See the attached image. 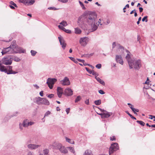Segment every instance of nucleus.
Instances as JSON below:
<instances>
[{
	"label": "nucleus",
	"instance_id": "1",
	"mask_svg": "<svg viewBox=\"0 0 155 155\" xmlns=\"http://www.w3.org/2000/svg\"><path fill=\"white\" fill-rule=\"evenodd\" d=\"M97 15L94 13H91L86 15H82L79 17L78 20V25L81 28H84L88 25L91 27L92 31H96L97 26L95 24Z\"/></svg>",
	"mask_w": 155,
	"mask_h": 155
},
{
	"label": "nucleus",
	"instance_id": "2",
	"mask_svg": "<svg viewBox=\"0 0 155 155\" xmlns=\"http://www.w3.org/2000/svg\"><path fill=\"white\" fill-rule=\"evenodd\" d=\"M131 67L129 66L130 69L134 68L135 69L139 70L141 66V61L140 59L135 60L134 59L132 60Z\"/></svg>",
	"mask_w": 155,
	"mask_h": 155
},
{
	"label": "nucleus",
	"instance_id": "3",
	"mask_svg": "<svg viewBox=\"0 0 155 155\" xmlns=\"http://www.w3.org/2000/svg\"><path fill=\"white\" fill-rule=\"evenodd\" d=\"M14 44L13 42L10 46L8 47L4 48L1 52L2 55L14 53Z\"/></svg>",
	"mask_w": 155,
	"mask_h": 155
},
{
	"label": "nucleus",
	"instance_id": "4",
	"mask_svg": "<svg viewBox=\"0 0 155 155\" xmlns=\"http://www.w3.org/2000/svg\"><path fill=\"white\" fill-rule=\"evenodd\" d=\"M14 44V53L19 54L25 53L26 51L25 49L22 48L18 46L15 44V41H13Z\"/></svg>",
	"mask_w": 155,
	"mask_h": 155
},
{
	"label": "nucleus",
	"instance_id": "5",
	"mask_svg": "<svg viewBox=\"0 0 155 155\" xmlns=\"http://www.w3.org/2000/svg\"><path fill=\"white\" fill-rule=\"evenodd\" d=\"M12 61V58L11 56H7L2 58L1 61L3 64L8 65H11Z\"/></svg>",
	"mask_w": 155,
	"mask_h": 155
},
{
	"label": "nucleus",
	"instance_id": "6",
	"mask_svg": "<svg viewBox=\"0 0 155 155\" xmlns=\"http://www.w3.org/2000/svg\"><path fill=\"white\" fill-rule=\"evenodd\" d=\"M125 51L127 53V54L126 56V59L127 61L129 66L131 67L132 63V60L134 59V58H131V56L132 55L131 54L129 51L127 50H126Z\"/></svg>",
	"mask_w": 155,
	"mask_h": 155
},
{
	"label": "nucleus",
	"instance_id": "7",
	"mask_svg": "<svg viewBox=\"0 0 155 155\" xmlns=\"http://www.w3.org/2000/svg\"><path fill=\"white\" fill-rule=\"evenodd\" d=\"M119 147L117 143H114L111 144L109 150V153L110 155L114 151L119 149Z\"/></svg>",
	"mask_w": 155,
	"mask_h": 155
},
{
	"label": "nucleus",
	"instance_id": "8",
	"mask_svg": "<svg viewBox=\"0 0 155 155\" xmlns=\"http://www.w3.org/2000/svg\"><path fill=\"white\" fill-rule=\"evenodd\" d=\"M57 81V79L55 78H49L47 79L46 84L48 85V86L50 89H52L53 87V85Z\"/></svg>",
	"mask_w": 155,
	"mask_h": 155
},
{
	"label": "nucleus",
	"instance_id": "9",
	"mask_svg": "<svg viewBox=\"0 0 155 155\" xmlns=\"http://www.w3.org/2000/svg\"><path fill=\"white\" fill-rule=\"evenodd\" d=\"M89 41L88 38L85 37L81 38L79 40V43L83 47L85 46Z\"/></svg>",
	"mask_w": 155,
	"mask_h": 155
},
{
	"label": "nucleus",
	"instance_id": "10",
	"mask_svg": "<svg viewBox=\"0 0 155 155\" xmlns=\"http://www.w3.org/2000/svg\"><path fill=\"white\" fill-rule=\"evenodd\" d=\"M35 2V0H19V2L23 3L27 5H32Z\"/></svg>",
	"mask_w": 155,
	"mask_h": 155
},
{
	"label": "nucleus",
	"instance_id": "11",
	"mask_svg": "<svg viewBox=\"0 0 155 155\" xmlns=\"http://www.w3.org/2000/svg\"><path fill=\"white\" fill-rule=\"evenodd\" d=\"M6 68V71L5 73L8 74H15L18 73V71H14L12 70V66H8Z\"/></svg>",
	"mask_w": 155,
	"mask_h": 155
},
{
	"label": "nucleus",
	"instance_id": "12",
	"mask_svg": "<svg viewBox=\"0 0 155 155\" xmlns=\"http://www.w3.org/2000/svg\"><path fill=\"white\" fill-rule=\"evenodd\" d=\"M60 83L63 85H69L70 84V82L67 77H65L63 80L60 81Z\"/></svg>",
	"mask_w": 155,
	"mask_h": 155
},
{
	"label": "nucleus",
	"instance_id": "13",
	"mask_svg": "<svg viewBox=\"0 0 155 155\" xmlns=\"http://www.w3.org/2000/svg\"><path fill=\"white\" fill-rule=\"evenodd\" d=\"M53 147V149H58L60 151L63 145L61 143H54L52 145Z\"/></svg>",
	"mask_w": 155,
	"mask_h": 155
},
{
	"label": "nucleus",
	"instance_id": "14",
	"mask_svg": "<svg viewBox=\"0 0 155 155\" xmlns=\"http://www.w3.org/2000/svg\"><path fill=\"white\" fill-rule=\"evenodd\" d=\"M116 61L121 65H123L124 63L122 56L120 55H116L115 57Z\"/></svg>",
	"mask_w": 155,
	"mask_h": 155
},
{
	"label": "nucleus",
	"instance_id": "15",
	"mask_svg": "<svg viewBox=\"0 0 155 155\" xmlns=\"http://www.w3.org/2000/svg\"><path fill=\"white\" fill-rule=\"evenodd\" d=\"M41 146L40 145L30 144L28 145L27 147L29 149L33 150H35Z\"/></svg>",
	"mask_w": 155,
	"mask_h": 155
},
{
	"label": "nucleus",
	"instance_id": "16",
	"mask_svg": "<svg viewBox=\"0 0 155 155\" xmlns=\"http://www.w3.org/2000/svg\"><path fill=\"white\" fill-rule=\"evenodd\" d=\"M64 94L68 96H71L73 95V91L70 88L66 89L64 91Z\"/></svg>",
	"mask_w": 155,
	"mask_h": 155
},
{
	"label": "nucleus",
	"instance_id": "17",
	"mask_svg": "<svg viewBox=\"0 0 155 155\" xmlns=\"http://www.w3.org/2000/svg\"><path fill=\"white\" fill-rule=\"evenodd\" d=\"M63 93L62 88L60 87H58L57 89V94L58 97L59 98L61 97Z\"/></svg>",
	"mask_w": 155,
	"mask_h": 155
},
{
	"label": "nucleus",
	"instance_id": "18",
	"mask_svg": "<svg viewBox=\"0 0 155 155\" xmlns=\"http://www.w3.org/2000/svg\"><path fill=\"white\" fill-rule=\"evenodd\" d=\"M50 104V103L46 99L42 98L41 101L40 103V105L44 104L46 105H48Z\"/></svg>",
	"mask_w": 155,
	"mask_h": 155
},
{
	"label": "nucleus",
	"instance_id": "19",
	"mask_svg": "<svg viewBox=\"0 0 155 155\" xmlns=\"http://www.w3.org/2000/svg\"><path fill=\"white\" fill-rule=\"evenodd\" d=\"M58 39L63 49H64L66 46V44L64 43V40L60 37H58Z\"/></svg>",
	"mask_w": 155,
	"mask_h": 155
},
{
	"label": "nucleus",
	"instance_id": "20",
	"mask_svg": "<svg viewBox=\"0 0 155 155\" xmlns=\"http://www.w3.org/2000/svg\"><path fill=\"white\" fill-rule=\"evenodd\" d=\"M112 114L111 112H108L107 111H105V112L103 113V118H107L111 116Z\"/></svg>",
	"mask_w": 155,
	"mask_h": 155
},
{
	"label": "nucleus",
	"instance_id": "21",
	"mask_svg": "<svg viewBox=\"0 0 155 155\" xmlns=\"http://www.w3.org/2000/svg\"><path fill=\"white\" fill-rule=\"evenodd\" d=\"M2 63L0 61V71L1 72H4L5 73L6 71V68L5 67L2 65Z\"/></svg>",
	"mask_w": 155,
	"mask_h": 155
},
{
	"label": "nucleus",
	"instance_id": "22",
	"mask_svg": "<svg viewBox=\"0 0 155 155\" xmlns=\"http://www.w3.org/2000/svg\"><path fill=\"white\" fill-rule=\"evenodd\" d=\"M61 153L66 154L68 153V150L67 148H65L64 146H63L60 151Z\"/></svg>",
	"mask_w": 155,
	"mask_h": 155
},
{
	"label": "nucleus",
	"instance_id": "23",
	"mask_svg": "<svg viewBox=\"0 0 155 155\" xmlns=\"http://www.w3.org/2000/svg\"><path fill=\"white\" fill-rule=\"evenodd\" d=\"M96 79L100 84L103 86H104L105 85V83L104 81L101 79L99 77H96Z\"/></svg>",
	"mask_w": 155,
	"mask_h": 155
},
{
	"label": "nucleus",
	"instance_id": "24",
	"mask_svg": "<svg viewBox=\"0 0 155 155\" xmlns=\"http://www.w3.org/2000/svg\"><path fill=\"white\" fill-rule=\"evenodd\" d=\"M42 98L39 97H36L35 98V102L38 105H40Z\"/></svg>",
	"mask_w": 155,
	"mask_h": 155
},
{
	"label": "nucleus",
	"instance_id": "25",
	"mask_svg": "<svg viewBox=\"0 0 155 155\" xmlns=\"http://www.w3.org/2000/svg\"><path fill=\"white\" fill-rule=\"evenodd\" d=\"M67 148L69 149V150L71 153H73L74 155H76L75 151L73 147H67Z\"/></svg>",
	"mask_w": 155,
	"mask_h": 155
},
{
	"label": "nucleus",
	"instance_id": "26",
	"mask_svg": "<svg viewBox=\"0 0 155 155\" xmlns=\"http://www.w3.org/2000/svg\"><path fill=\"white\" fill-rule=\"evenodd\" d=\"M83 155H93L91 151L89 150H86Z\"/></svg>",
	"mask_w": 155,
	"mask_h": 155
},
{
	"label": "nucleus",
	"instance_id": "27",
	"mask_svg": "<svg viewBox=\"0 0 155 155\" xmlns=\"http://www.w3.org/2000/svg\"><path fill=\"white\" fill-rule=\"evenodd\" d=\"M22 125L24 127H27L28 126V120H24L22 123Z\"/></svg>",
	"mask_w": 155,
	"mask_h": 155
},
{
	"label": "nucleus",
	"instance_id": "28",
	"mask_svg": "<svg viewBox=\"0 0 155 155\" xmlns=\"http://www.w3.org/2000/svg\"><path fill=\"white\" fill-rule=\"evenodd\" d=\"M81 32V30L78 28H75V33L77 34H80Z\"/></svg>",
	"mask_w": 155,
	"mask_h": 155
},
{
	"label": "nucleus",
	"instance_id": "29",
	"mask_svg": "<svg viewBox=\"0 0 155 155\" xmlns=\"http://www.w3.org/2000/svg\"><path fill=\"white\" fill-rule=\"evenodd\" d=\"M101 100L100 99L95 101H94V104L97 105H100L101 104Z\"/></svg>",
	"mask_w": 155,
	"mask_h": 155
},
{
	"label": "nucleus",
	"instance_id": "30",
	"mask_svg": "<svg viewBox=\"0 0 155 155\" xmlns=\"http://www.w3.org/2000/svg\"><path fill=\"white\" fill-rule=\"evenodd\" d=\"M91 74L94 75L95 78L96 79V77H97V76H98V74L96 72L94 71V70H92V72H91Z\"/></svg>",
	"mask_w": 155,
	"mask_h": 155
},
{
	"label": "nucleus",
	"instance_id": "31",
	"mask_svg": "<svg viewBox=\"0 0 155 155\" xmlns=\"http://www.w3.org/2000/svg\"><path fill=\"white\" fill-rule=\"evenodd\" d=\"M60 24L65 27L66 26L68 25L67 22L66 21L64 20L63 21L61 22H60Z\"/></svg>",
	"mask_w": 155,
	"mask_h": 155
},
{
	"label": "nucleus",
	"instance_id": "32",
	"mask_svg": "<svg viewBox=\"0 0 155 155\" xmlns=\"http://www.w3.org/2000/svg\"><path fill=\"white\" fill-rule=\"evenodd\" d=\"M49 152V150L48 149H46L43 150V155H49L48 153Z\"/></svg>",
	"mask_w": 155,
	"mask_h": 155
},
{
	"label": "nucleus",
	"instance_id": "33",
	"mask_svg": "<svg viewBox=\"0 0 155 155\" xmlns=\"http://www.w3.org/2000/svg\"><path fill=\"white\" fill-rule=\"evenodd\" d=\"M12 60H13L15 61L16 62H19L20 60L21 59L17 57H14L12 58Z\"/></svg>",
	"mask_w": 155,
	"mask_h": 155
},
{
	"label": "nucleus",
	"instance_id": "34",
	"mask_svg": "<svg viewBox=\"0 0 155 155\" xmlns=\"http://www.w3.org/2000/svg\"><path fill=\"white\" fill-rule=\"evenodd\" d=\"M137 122L139 123L142 126H143L145 124V123L142 121L141 120H137Z\"/></svg>",
	"mask_w": 155,
	"mask_h": 155
},
{
	"label": "nucleus",
	"instance_id": "35",
	"mask_svg": "<svg viewBox=\"0 0 155 155\" xmlns=\"http://www.w3.org/2000/svg\"><path fill=\"white\" fill-rule=\"evenodd\" d=\"M81 99V97L80 96H78L76 98L75 102V103H77L78 101H79Z\"/></svg>",
	"mask_w": 155,
	"mask_h": 155
},
{
	"label": "nucleus",
	"instance_id": "36",
	"mask_svg": "<svg viewBox=\"0 0 155 155\" xmlns=\"http://www.w3.org/2000/svg\"><path fill=\"white\" fill-rule=\"evenodd\" d=\"M93 54V53H92L90 54H85L84 55V57L87 58H89L91 56H92Z\"/></svg>",
	"mask_w": 155,
	"mask_h": 155
},
{
	"label": "nucleus",
	"instance_id": "37",
	"mask_svg": "<svg viewBox=\"0 0 155 155\" xmlns=\"http://www.w3.org/2000/svg\"><path fill=\"white\" fill-rule=\"evenodd\" d=\"M133 109L132 110L134 112V114L137 115V114L136 112H139V110L138 109H135L134 108H133V109Z\"/></svg>",
	"mask_w": 155,
	"mask_h": 155
},
{
	"label": "nucleus",
	"instance_id": "38",
	"mask_svg": "<svg viewBox=\"0 0 155 155\" xmlns=\"http://www.w3.org/2000/svg\"><path fill=\"white\" fill-rule=\"evenodd\" d=\"M69 58L70 59L74 62L75 63H77L78 62L77 60V59H75L74 58L72 57H69Z\"/></svg>",
	"mask_w": 155,
	"mask_h": 155
},
{
	"label": "nucleus",
	"instance_id": "39",
	"mask_svg": "<svg viewBox=\"0 0 155 155\" xmlns=\"http://www.w3.org/2000/svg\"><path fill=\"white\" fill-rule=\"evenodd\" d=\"M79 2L81 6L82 7V9H85L86 8L84 7V4L80 1H79Z\"/></svg>",
	"mask_w": 155,
	"mask_h": 155
},
{
	"label": "nucleus",
	"instance_id": "40",
	"mask_svg": "<svg viewBox=\"0 0 155 155\" xmlns=\"http://www.w3.org/2000/svg\"><path fill=\"white\" fill-rule=\"evenodd\" d=\"M147 17V16H144L142 19V21L143 22L145 21L146 22H147L148 21Z\"/></svg>",
	"mask_w": 155,
	"mask_h": 155
},
{
	"label": "nucleus",
	"instance_id": "41",
	"mask_svg": "<svg viewBox=\"0 0 155 155\" xmlns=\"http://www.w3.org/2000/svg\"><path fill=\"white\" fill-rule=\"evenodd\" d=\"M31 54L32 56H34L36 54L37 52L33 50H31Z\"/></svg>",
	"mask_w": 155,
	"mask_h": 155
},
{
	"label": "nucleus",
	"instance_id": "42",
	"mask_svg": "<svg viewBox=\"0 0 155 155\" xmlns=\"http://www.w3.org/2000/svg\"><path fill=\"white\" fill-rule=\"evenodd\" d=\"M50 114H51V112L49 111H48L45 114L44 117H45L48 116Z\"/></svg>",
	"mask_w": 155,
	"mask_h": 155
},
{
	"label": "nucleus",
	"instance_id": "43",
	"mask_svg": "<svg viewBox=\"0 0 155 155\" xmlns=\"http://www.w3.org/2000/svg\"><path fill=\"white\" fill-rule=\"evenodd\" d=\"M147 95L148 96L147 98H148L149 99H151L152 100H155V99H154L153 98V97H150V96L149 94L148 93H147Z\"/></svg>",
	"mask_w": 155,
	"mask_h": 155
},
{
	"label": "nucleus",
	"instance_id": "44",
	"mask_svg": "<svg viewBox=\"0 0 155 155\" xmlns=\"http://www.w3.org/2000/svg\"><path fill=\"white\" fill-rule=\"evenodd\" d=\"M64 31L67 33L70 34L71 33V30L68 29H66L65 28V29L63 30Z\"/></svg>",
	"mask_w": 155,
	"mask_h": 155
},
{
	"label": "nucleus",
	"instance_id": "45",
	"mask_svg": "<svg viewBox=\"0 0 155 155\" xmlns=\"http://www.w3.org/2000/svg\"><path fill=\"white\" fill-rule=\"evenodd\" d=\"M48 9L49 10H56L58 9L54 7H50L48 8Z\"/></svg>",
	"mask_w": 155,
	"mask_h": 155
},
{
	"label": "nucleus",
	"instance_id": "46",
	"mask_svg": "<svg viewBox=\"0 0 155 155\" xmlns=\"http://www.w3.org/2000/svg\"><path fill=\"white\" fill-rule=\"evenodd\" d=\"M58 27L59 28L61 29V30L63 31V30L65 29V28L63 26H61L60 25H59L58 26Z\"/></svg>",
	"mask_w": 155,
	"mask_h": 155
},
{
	"label": "nucleus",
	"instance_id": "47",
	"mask_svg": "<svg viewBox=\"0 0 155 155\" xmlns=\"http://www.w3.org/2000/svg\"><path fill=\"white\" fill-rule=\"evenodd\" d=\"M98 92L100 94H103L105 93L102 90H99L98 91Z\"/></svg>",
	"mask_w": 155,
	"mask_h": 155
},
{
	"label": "nucleus",
	"instance_id": "48",
	"mask_svg": "<svg viewBox=\"0 0 155 155\" xmlns=\"http://www.w3.org/2000/svg\"><path fill=\"white\" fill-rule=\"evenodd\" d=\"M10 4L13 5V6H14L15 7H18V6H17V5H16V4H15V3H14L12 1H11L10 2Z\"/></svg>",
	"mask_w": 155,
	"mask_h": 155
},
{
	"label": "nucleus",
	"instance_id": "49",
	"mask_svg": "<svg viewBox=\"0 0 155 155\" xmlns=\"http://www.w3.org/2000/svg\"><path fill=\"white\" fill-rule=\"evenodd\" d=\"M96 67L98 69H100L101 67V64H98L96 65Z\"/></svg>",
	"mask_w": 155,
	"mask_h": 155
},
{
	"label": "nucleus",
	"instance_id": "50",
	"mask_svg": "<svg viewBox=\"0 0 155 155\" xmlns=\"http://www.w3.org/2000/svg\"><path fill=\"white\" fill-rule=\"evenodd\" d=\"M66 140L67 142H68L69 143H71V142L72 141V140H71L70 139L68 138L67 137L66 138Z\"/></svg>",
	"mask_w": 155,
	"mask_h": 155
},
{
	"label": "nucleus",
	"instance_id": "51",
	"mask_svg": "<svg viewBox=\"0 0 155 155\" xmlns=\"http://www.w3.org/2000/svg\"><path fill=\"white\" fill-rule=\"evenodd\" d=\"M85 69H86V71L88 72H89V73H90V74H91V72H92V71L89 68H87V67H85Z\"/></svg>",
	"mask_w": 155,
	"mask_h": 155
},
{
	"label": "nucleus",
	"instance_id": "52",
	"mask_svg": "<svg viewBox=\"0 0 155 155\" xmlns=\"http://www.w3.org/2000/svg\"><path fill=\"white\" fill-rule=\"evenodd\" d=\"M58 1L63 3H66L68 1V0H58Z\"/></svg>",
	"mask_w": 155,
	"mask_h": 155
},
{
	"label": "nucleus",
	"instance_id": "53",
	"mask_svg": "<svg viewBox=\"0 0 155 155\" xmlns=\"http://www.w3.org/2000/svg\"><path fill=\"white\" fill-rule=\"evenodd\" d=\"M101 19H99V21H98V25L99 26V25H103V24L102 23H101Z\"/></svg>",
	"mask_w": 155,
	"mask_h": 155
},
{
	"label": "nucleus",
	"instance_id": "54",
	"mask_svg": "<svg viewBox=\"0 0 155 155\" xmlns=\"http://www.w3.org/2000/svg\"><path fill=\"white\" fill-rule=\"evenodd\" d=\"M35 123L34 122H30L28 121V126H31L34 124Z\"/></svg>",
	"mask_w": 155,
	"mask_h": 155
},
{
	"label": "nucleus",
	"instance_id": "55",
	"mask_svg": "<svg viewBox=\"0 0 155 155\" xmlns=\"http://www.w3.org/2000/svg\"><path fill=\"white\" fill-rule=\"evenodd\" d=\"M54 94H51L48 95V97L50 98H52L54 97Z\"/></svg>",
	"mask_w": 155,
	"mask_h": 155
},
{
	"label": "nucleus",
	"instance_id": "56",
	"mask_svg": "<svg viewBox=\"0 0 155 155\" xmlns=\"http://www.w3.org/2000/svg\"><path fill=\"white\" fill-rule=\"evenodd\" d=\"M115 137L114 136H113L112 137H110V140L111 141H114L115 140Z\"/></svg>",
	"mask_w": 155,
	"mask_h": 155
},
{
	"label": "nucleus",
	"instance_id": "57",
	"mask_svg": "<svg viewBox=\"0 0 155 155\" xmlns=\"http://www.w3.org/2000/svg\"><path fill=\"white\" fill-rule=\"evenodd\" d=\"M77 61H78L79 62L82 63L83 62H84L85 61L84 60H81V59H77Z\"/></svg>",
	"mask_w": 155,
	"mask_h": 155
},
{
	"label": "nucleus",
	"instance_id": "58",
	"mask_svg": "<svg viewBox=\"0 0 155 155\" xmlns=\"http://www.w3.org/2000/svg\"><path fill=\"white\" fill-rule=\"evenodd\" d=\"M70 110V109L69 108H67L66 109V112L67 113V114H69V112Z\"/></svg>",
	"mask_w": 155,
	"mask_h": 155
},
{
	"label": "nucleus",
	"instance_id": "59",
	"mask_svg": "<svg viewBox=\"0 0 155 155\" xmlns=\"http://www.w3.org/2000/svg\"><path fill=\"white\" fill-rule=\"evenodd\" d=\"M85 103L87 104V105H89V99H87V100H86L85 101Z\"/></svg>",
	"mask_w": 155,
	"mask_h": 155
},
{
	"label": "nucleus",
	"instance_id": "60",
	"mask_svg": "<svg viewBox=\"0 0 155 155\" xmlns=\"http://www.w3.org/2000/svg\"><path fill=\"white\" fill-rule=\"evenodd\" d=\"M150 117H149V118L150 119H152L153 118H155V116H153L152 115H150Z\"/></svg>",
	"mask_w": 155,
	"mask_h": 155
},
{
	"label": "nucleus",
	"instance_id": "61",
	"mask_svg": "<svg viewBox=\"0 0 155 155\" xmlns=\"http://www.w3.org/2000/svg\"><path fill=\"white\" fill-rule=\"evenodd\" d=\"M39 94L41 96L43 97V91H40Z\"/></svg>",
	"mask_w": 155,
	"mask_h": 155
},
{
	"label": "nucleus",
	"instance_id": "62",
	"mask_svg": "<svg viewBox=\"0 0 155 155\" xmlns=\"http://www.w3.org/2000/svg\"><path fill=\"white\" fill-rule=\"evenodd\" d=\"M139 12L140 13L142 12L143 10V8L142 7L139 8Z\"/></svg>",
	"mask_w": 155,
	"mask_h": 155
},
{
	"label": "nucleus",
	"instance_id": "63",
	"mask_svg": "<svg viewBox=\"0 0 155 155\" xmlns=\"http://www.w3.org/2000/svg\"><path fill=\"white\" fill-rule=\"evenodd\" d=\"M116 45L115 42H113V43L112 44V48H114Z\"/></svg>",
	"mask_w": 155,
	"mask_h": 155
},
{
	"label": "nucleus",
	"instance_id": "64",
	"mask_svg": "<svg viewBox=\"0 0 155 155\" xmlns=\"http://www.w3.org/2000/svg\"><path fill=\"white\" fill-rule=\"evenodd\" d=\"M34 86L37 89H38L39 88V87L37 84H34Z\"/></svg>",
	"mask_w": 155,
	"mask_h": 155
}]
</instances>
